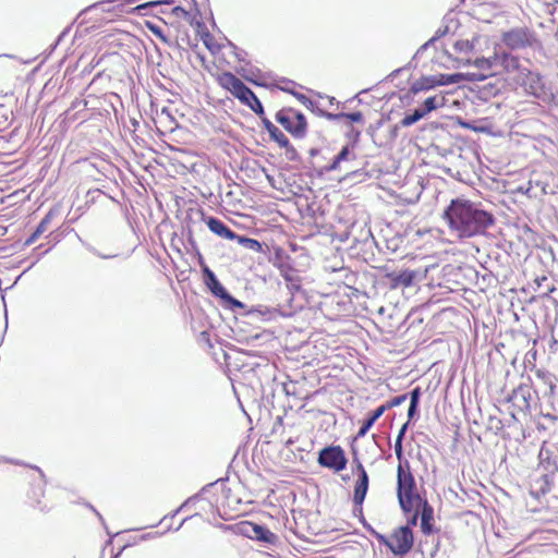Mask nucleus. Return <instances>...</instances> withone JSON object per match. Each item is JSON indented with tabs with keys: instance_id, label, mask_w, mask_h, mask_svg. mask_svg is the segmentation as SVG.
<instances>
[{
	"instance_id": "obj_1",
	"label": "nucleus",
	"mask_w": 558,
	"mask_h": 558,
	"mask_svg": "<svg viewBox=\"0 0 558 558\" xmlns=\"http://www.w3.org/2000/svg\"><path fill=\"white\" fill-rule=\"evenodd\" d=\"M448 228L459 239H470L483 234L495 218L492 213L478 208L469 199H452L444 211Z\"/></svg>"
},
{
	"instance_id": "obj_2",
	"label": "nucleus",
	"mask_w": 558,
	"mask_h": 558,
	"mask_svg": "<svg viewBox=\"0 0 558 558\" xmlns=\"http://www.w3.org/2000/svg\"><path fill=\"white\" fill-rule=\"evenodd\" d=\"M397 495L403 511L410 512L421 501L415 477L408 460L397 466Z\"/></svg>"
},
{
	"instance_id": "obj_3",
	"label": "nucleus",
	"mask_w": 558,
	"mask_h": 558,
	"mask_svg": "<svg viewBox=\"0 0 558 558\" xmlns=\"http://www.w3.org/2000/svg\"><path fill=\"white\" fill-rule=\"evenodd\" d=\"M375 538L397 558L407 557L415 545L414 532L410 525H399L393 527L389 535L377 534Z\"/></svg>"
},
{
	"instance_id": "obj_4",
	"label": "nucleus",
	"mask_w": 558,
	"mask_h": 558,
	"mask_svg": "<svg viewBox=\"0 0 558 558\" xmlns=\"http://www.w3.org/2000/svg\"><path fill=\"white\" fill-rule=\"evenodd\" d=\"M500 40L510 50L534 49L541 45L536 33L526 25L504 32Z\"/></svg>"
},
{
	"instance_id": "obj_5",
	"label": "nucleus",
	"mask_w": 558,
	"mask_h": 558,
	"mask_svg": "<svg viewBox=\"0 0 558 558\" xmlns=\"http://www.w3.org/2000/svg\"><path fill=\"white\" fill-rule=\"evenodd\" d=\"M275 119L292 137L301 140L306 136L307 120L300 110L282 107L275 113Z\"/></svg>"
},
{
	"instance_id": "obj_6",
	"label": "nucleus",
	"mask_w": 558,
	"mask_h": 558,
	"mask_svg": "<svg viewBox=\"0 0 558 558\" xmlns=\"http://www.w3.org/2000/svg\"><path fill=\"white\" fill-rule=\"evenodd\" d=\"M319 465L339 473L347 468L348 458L340 446H327L318 453Z\"/></svg>"
},
{
	"instance_id": "obj_7",
	"label": "nucleus",
	"mask_w": 558,
	"mask_h": 558,
	"mask_svg": "<svg viewBox=\"0 0 558 558\" xmlns=\"http://www.w3.org/2000/svg\"><path fill=\"white\" fill-rule=\"evenodd\" d=\"M190 26L194 28L196 35L201 38L204 46L211 52V54H219L222 50H231L233 46L229 44H221L217 38L209 33L205 22L201 19H191Z\"/></svg>"
},
{
	"instance_id": "obj_8",
	"label": "nucleus",
	"mask_w": 558,
	"mask_h": 558,
	"mask_svg": "<svg viewBox=\"0 0 558 558\" xmlns=\"http://www.w3.org/2000/svg\"><path fill=\"white\" fill-rule=\"evenodd\" d=\"M203 66L209 72V74L216 80L220 87L225 90L230 92L236 99L244 92L245 84L233 75L232 72H214L213 68L205 64L204 57H201Z\"/></svg>"
},
{
	"instance_id": "obj_9",
	"label": "nucleus",
	"mask_w": 558,
	"mask_h": 558,
	"mask_svg": "<svg viewBox=\"0 0 558 558\" xmlns=\"http://www.w3.org/2000/svg\"><path fill=\"white\" fill-rule=\"evenodd\" d=\"M357 478L354 484L353 504L362 508L369 488V475L360 459L353 460Z\"/></svg>"
},
{
	"instance_id": "obj_10",
	"label": "nucleus",
	"mask_w": 558,
	"mask_h": 558,
	"mask_svg": "<svg viewBox=\"0 0 558 558\" xmlns=\"http://www.w3.org/2000/svg\"><path fill=\"white\" fill-rule=\"evenodd\" d=\"M45 489L41 483H38L29 489L28 494H26V505L34 511H38L40 513L47 512L49 507L46 502H44Z\"/></svg>"
},
{
	"instance_id": "obj_11",
	"label": "nucleus",
	"mask_w": 558,
	"mask_h": 558,
	"mask_svg": "<svg viewBox=\"0 0 558 558\" xmlns=\"http://www.w3.org/2000/svg\"><path fill=\"white\" fill-rule=\"evenodd\" d=\"M202 219L206 222L208 229L216 235L233 241L236 238V234L231 231L228 225H225L223 221L214 216H206L202 211Z\"/></svg>"
},
{
	"instance_id": "obj_12",
	"label": "nucleus",
	"mask_w": 558,
	"mask_h": 558,
	"mask_svg": "<svg viewBox=\"0 0 558 558\" xmlns=\"http://www.w3.org/2000/svg\"><path fill=\"white\" fill-rule=\"evenodd\" d=\"M457 81L450 74H438L437 76L423 77L414 85V90H427L436 86L453 84Z\"/></svg>"
},
{
	"instance_id": "obj_13",
	"label": "nucleus",
	"mask_w": 558,
	"mask_h": 558,
	"mask_svg": "<svg viewBox=\"0 0 558 558\" xmlns=\"http://www.w3.org/2000/svg\"><path fill=\"white\" fill-rule=\"evenodd\" d=\"M252 531L253 536L257 541H262L265 543L274 544L276 542V534L272 533L268 527H264V525L246 522L245 533H250Z\"/></svg>"
},
{
	"instance_id": "obj_14",
	"label": "nucleus",
	"mask_w": 558,
	"mask_h": 558,
	"mask_svg": "<svg viewBox=\"0 0 558 558\" xmlns=\"http://www.w3.org/2000/svg\"><path fill=\"white\" fill-rule=\"evenodd\" d=\"M239 96V101L247 107H250L256 114L259 117L264 116V107L257 96L246 85Z\"/></svg>"
},
{
	"instance_id": "obj_15",
	"label": "nucleus",
	"mask_w": 558,
	"mask_h": 558,
	"mask_svg": "<svg viewBox=\"0 0 558 558\" xmlns=\"http://www.w3.org/2000/svg\"><path fill=\"white\" fill-rule=\"evenodd\" d=\"M421 531L425 536H429L437 531L434 525V510L426 501L423 504L421 513Z\"/></svg>"
},
{
	"instance_id": "obj_16",
	"label": "nucleus",
	"mask_w": 558,
	"mask_h": 558,
	"mask_svg": "<svg viewBox=\"0 0 558 558\" xmlns=\"http://www.w3.org/2000/svg\"><path fill=\"white\" fill-rule=\"evenodd\" d=\"M494 60L497 61V64L499 63L508 73H510V71L518 70L521 65L520 59L508 52L495 54Z\"/></svg>"
},
{
	"instance_id": "obj_17",
	"label": "nucleus",
	"mask_w": 558,
	"mask_h": 558,
	"mask_svg": "<svg viewBox=\"0 0 558 558\" xmlns=\"http://www.w3.org/2000/svg\"><path fill=\"white\" fill-rule=\"evenodd\" d=\"M390 278H391V283H392L393 288H397V287H405L407 288V287L412 286L415 275H414L413 270L405 269V270L398 272L397 275H390Z\"/></svg>"
},
{
	"instance_id": "obj_18",
	"label": "nucleus",
	"mask_w": 558,
	"mask_h": 558,
	"mask_svg": "<svg viewBox=\"0 0 558 558\" xmlns=\"http://www.w3.org/2000/svg\"><path fill=\"white\" fill-rule=\"evenodd\" d=\"M523 85H525V90L536 97L544 94V86L537 74H531V72H529L527 78H525V83H523Z\"/></svg>"
},
{
	"instance_id": "obj_19",
	"label": "nucleus",
	"mask_w": 558,
	"mask_h": 558,
	"mask_svg": "<svg viewBox=\"0 0 558 558\" xmlns=\"http://www.w3.org/2000/svg\"><path fill=\"white\" fill-rule=\"evenodd\" d=\"M384 413V410L381 409V407H377L373 413L369 415L368 418H366L361 427H360V430L357 432L356 434V437L355 439H360V438H363L367 435V433L369 432V429L372 428V426L375 424V422L379 418V416Z\"/></svg>"
},
{
	"instance_id": "obj_20",
	"label": "nucleus",
	"mask_w": 558,
	"mask_h": 558,
	"mask_svg": "<svg viewBox=\"0 0 558 558\" xmlns=\"http://www.w3.org/2000/svg\"><path fill=\"white\" fill-rule=\"evenodd\" d=\"M350 158L354 159L355 158L354 154L351 151V149L348 145L343 146L342 149L335 156V158L332 159L330 165L325 166V170H327V171L336 170L339 168L341 161L349 160Z\"/></svg>"
},
{
	"instance_id": "obj_21",
	"label": "nucleus",
	"mask_w": 558,
	"mask_h": 558,
	"mask_svg": "<svg viewBox=\"0 0 558 558\" xmlns=\"http://www.w3.org/2000/svg\"><path fill=\"white\" fill-rule=\"evenodd\" d=\"M205 272L208 277L209 282H207V284L209 286L211 292L217 296L227 298L228 293L226 292V288L217 280L214 271L206 267Z\"/></svg>"
},
{
	"instance_id": "obj_22",
	"label": "nucleus",
	"mask_w": 558,
	"mask_h": 558,
	"mask_svg": "<svg viewBox=\"0 0 558 558\" xmlns=\"http://www.w3.org/2000/svg\"><path fill=\"white\" fill-rule=\"evenodd\" d=\"M497 64V61L493 58H477L475 60V66L483 70L485 73L482 75V77H488V75H493L494 72V65Z\"/></svg>"
},
{
	"instance_id": "obj_23",
	"label": "nucleus",
	"mask_w": 558,
	"mask_h": 558,
	"mask_svg": "<svg viewBox=\"0 0 558 558\" xmlns=\"http://www.w3.org/2000/svg\"><path fill=\"white\" fill-rule=\"evenodd\" d=\"M239 244H241L242 246L248 248V250H252L254 252H263V245L260 242H258L257 240L255 239H251V238H246V236H241V235H236V238L234 239Z\"/></svg>"
},
{
	"instance_id": "obj_24",
	"label": "nucleus",
	"mask_w": 558,
	"mask_h": 558,
	"mask_svg": "<svg viewBox=\"0 0 558 558\" xmlns=\"http://www.w3.org/2000/svg\"><path fill=\"white\" fill-rule=\"evenodd\" d=\"M330 118L335 120H349L351 123H362L364 117L361 111H354V112H340L336 114H330Z\"/></svg>"
},
{
	"instance_id": "obj_25",
	"label": "nucleus",
	"mask_w": 558,
	"mask_h": 558,
	"mask_svg": "<svg viewBox=\"0 0 558 558\" xmlns=\"http://www.w3.org/2000/svg\"><path fill=\"white\" fill-rule=\"evenodd\" d=\"M426 114V111H422V109H416L413 113L404 116L400 124L403 128H409V125H413V123H417Z\"/></svg>"
},
{
	"instance_id": "obj_26",
	"label": "nucleus",
	"mask_w": 558,
	"mask_h": 558,
	"mask_svg": "<svg viewBox=\"0 0 558 558\" xmlns=\"http://www.w3.org/2000/svg\"><path fill=\"white\" fill-rule=\"evenodd\" d=\"M227 52H232L231 50H222L219 54H213L215 58L216 70L215 71H228L227 69L230 66V62L226 57Z\"/></svg>"
},
{
	"instance_id": "obj_27",
	"label": "nucleus",
	"mask_w": 558,
	"mask_h": 558,
	"mask_svg": "<svg viewBox=\"0 0 558 558\" xmlns=\"http://www.w3.org/2000/svg\"><path fill=\"white\" fill-rule=\"evenodd\" d=\"M145 27L153 33L157 38H159L163 44L170 45L169 38L165 35L162 29L155 25L154 22H145Z\"/></svg>"
},
{
	"instance_id": "obj_28",
	"label": "nucleus",
	"mask_w": 558,
	"mask_h": 558,
	"mask_svg": "<svg viewBox=\"0 0 558 558\" xmlns=\"http://www.w3.org/2000/svg\"><path fill=\"white\" fill-rule=\"evenodd\" d=\"M269 136L272 141H275L277 143V145L280 148H290L291 147V144H290L288 137L278 128Z\"/></svg>"
},
{
	"instance_id": "obj_29",
	"label": "nucleus",
	"mask_w": 558,
	"mask_h": 558,
	"mask_svg": "<svg viewBox=\"0 0 558 558\" xmlns=\"http://www.w3.org/2000/svg\"><path fill=\"white\" fill-rule=\"evenodd\" d=\"M284 281L288 283V288L290 290H300L301 280L298 275H292V272L286 271L282 274Z\"/></svg>"
},
{
	"instance_id": "obj_30",
	"label": "nucleus",
	"mask_w": 558,
	"mask_h": 558,
	"mask_svg": "<svg viewBox=\"0 0 558 558\" xmlns=\"http://www.w3.org/2000/svg\"><path fill=\"white\" fill-rule=\"evenodd\" d=\"M172 14H174L177 17L184 19L189 25L191 19H198L196 14H192L190 11L183 9L180 5H177L172 9Z\"/></svg>"
},
{
	"instance_id": "obj_31",
	"label": "nucleus",
	"mask_w": 558,
	"mask_h": 558,
	"mask_svg": "<svg viewBox=\"0 0 558 558\" xmlns=\"http://www.w3.org/2000/svg\"><path fill=\"white\" fill-rule=\"evenodd\" d=\"M408 396L407 395H400V396H397L390 400H388L387 402L380 404L381 409L385 411L391 409V408H395V407H398L400 404H402L405 400H407Z\"/></svg>"
},
{
	"instance_id": "obj_32",
	"label": "nucleus",
	"mask_w": 558,
	"mask_h": 558,
	"mask_svg": "<svg viewBox=\"0 0 558 558\" xmlns=\"http://www.w3.org/2000/svg\"><path fill=\"white\" fill-rule=\"evenodd\" d=\"M173 0H153L135 7L136 11L147 10L158 4H173Z\"/></svg>"
},
{
	"instance_id": "obj_33",
	"label": "nucleus",
	"mask_w": 558,
	"mask_h": 558,
	"mask_svg": "<svg viewBox=\"0 0 558 558\" xmlns=\"http://www.w3.org/2000/svg\"><path fill=\"white\" fill-rule=\"evenodd\" d=\"M456 50L460 52H471L474 49V45L470 43L469 40H460L457 41L454 45Z\"/></svg>"
},
{
	"instance_id": "obj_34",
	"label": "nucleus",
	"mask_w": 558,
	"mask_h": 558,
	"mask_svg": "<svg viewBox=\"0 0 558 558\" xmlns=\"http://www.w3.org/2000/svg\"><path fill=\"white\" fill-rule=\"evenodd\" d=\"M52 217V213H48L37 225L36 232L37 234L41 235L47 231V226Z\"/></svg>"
},
{
	"instance_id": "obj_35",
	"label": "nucleus",
	"mask_w": 558,
	"mask_h": 558,
	"mask_svg": "<svg viewBox=\"0 0 558 558\" xmlns=\"http://www.w3.org/2000/svg\"><path fill=\"white\" fill-rule=\"evenodd\" d=\"M423 106H425V109L422 111H425V114L432 110H434L436 106V97H427L425 102H423Z\"/></svg>"
},
{
	"instance_id": "obj_36",
	"label": "nucleus",
	"mask_w": 558,
	"mask_h": 558,
	"mask_svg": "<svg viewBox=\"0 0 558 558\" xmlns=\"http://www.w3.org/2000/svg\"><path fill=\"white\" fill-rule=\"evenodd\" d=\"M402 441L403 440H401L400 438H396V441H395V453L400 462H401V459L403 458Z\"/></svg>"
},
{
	"instance_id": "obj_37",
	"label": "nucleus",
	"mask_w": 558,
	"mask_h": 558,
	"mask_svg": "<svg viewBox=\"0 0 558 558\" xmlns=\"http://www.w3.org/2000/svg\"><path fill=\"white\" fill-rule=\"evenodd\" d=\"M260 119H262L263 125H264L265 130L268 132V134L269 135L272 134V132L276 130V126L274 125V123L268 120V118L266 117L265 113L263 117H260Z\"/></svg>"
},
{
	"instance_id": "obj_38",
	"label": "nucleus",
	"mask_w": 558,
	"mask_h": 558,
	"mask_svg": "<svg viewBox=\"0 0 558 558\" xmlns=\"http://www.w3.org/2000/svg\"><path fill=\"white\" fill-rule=\"evenodd\" d=\"M421 396H422V390L420 387H416L411 392V402L410 403H414V404L418 405Z\"/></svg>"
},
{
	"instance_id": "obj_39",
	"label": "nucleus",
	"mask_w": 558,
	"mask_h": 558,
	"mask_svg": "<svg viewBox=\"0 0 558 558\" xmlns=\"http://www.w3.org/2000/svg\"><path fill=\"white\" fill-rule=\"evenodd\" d=\"M417 407H418V405H416V404H414V403H410V407H409V410H408V416H409V418H412V417L415 415V413H416V411H417Z\"/></svg>"
},
{
	"instance_id": "obj_40",
	"label": "nucleus",
	"mask_w": 558,
	"mask_h": 558,
	"mask_svg": "<svg viewBox=\"0 0 558 558\" xmlns=\"http://www.w3.org/2000/svg\"><path fill=\"white\" fill-rule=\"evenodd\" d=\"M408 426H409V422H405V423L403 424V426L400 428V430H399V434H398L397 438H400L401 440H403L404 435H405V433H407V430H408Z\"/></svg>"
},
{
	"instance_id": "obj_41",
	"label": "nucleus",
	"mask_w": 558,
	"mask_h": 558,
	"mask_svg": "<svg viewBox=\"0 0 558 558\" xmlns=\"http://www.w3.org/2000/svg\"><path fill=\"white\" fill-rule=\"evenodd\" d=\"M40 235L37 234L36 231H34L32 233V235L28 238V240L26 241V245H32Z\"/></svg>"
},
{
	"instance_id": "obj_42",
	"label": "nucleus",
	"mask_w": 558,
	"mask_h": 558,
	"mask_svg": "<svg viewBox=\"0 0 558 558\" xmlns=\"http://www.w3.org/2000/svg\"><path fill=\"white\" fill-rule=\"evenodd\" d=\"M417 518H418V512H415V513L412 515V518H411V520L409 521V524H408V525H410V527H411V529H412V525H415V524H416V522H417Z\"/></svg>"
},
{
	"instance_id": "obj_43",
	"label": "nucleus",
	"mask_w": 558,
	"mask_h": 558,
	"mask_svg": "<svg viewBox=\"0 0 558 558\" xmlns=\"http://www.w3.org/2000/svg\"><path fill=\"white\" fill-rule=\"evenodd\" d=\"M298 96L299 99H302V100H306L307 97L305 95H302V94H295Z\"/></svg>"
},
{
	"instance_id": "obj_44",
	"label": "nucleus",
	"mask_w": 558,
	"mask_h": 558,
	"mask_svg": "<svg viewBox=\"0 0 558 558\" xmlns=\"http://www.w3.org/2000/svg\"><path fill=\"white\" fill-rule=\"evenodd\" d=\"M324 558H333V557H324Z\"/></svg>"
},
{
	"instance_id": "obj_45",
	"label": "nucleus",
	"mask_w": 558,
	"mask_h": 558,
	"mask_svg": "<svg viewBox=\"0 0 558 558\" xmlns=\"http://www.w3.org/2000/svg\"><path fill=\"white\" fill-rule=\"evenodd\" d=\"M111 558H117V556H112Z\"/></svg>"
}]
</instances>
